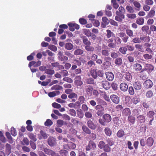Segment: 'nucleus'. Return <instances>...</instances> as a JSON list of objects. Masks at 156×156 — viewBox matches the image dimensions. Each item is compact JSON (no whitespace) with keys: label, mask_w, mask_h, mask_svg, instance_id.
<instances>
[{"label":"nucleus","mask_w":156,"mask_h":156,"mask_svg":"<svg viewBox=\"0 0 156 156\" xmlns=\"http://www.w3.org/2000/svg\"><path fill=\"white\" fill-rule=\"evenodd\" d=\"M109 39H104V41L107 42L108 43V46L110 48H114L116 47L115 44L113 42V39L112 38H109Z\"/></svg>","instance_id":"nucleus-2"},{"label":"nucleus","mask_w":156,"mask_h":156,"mask_svg":"<svg viewBox=\"0 0 156 156\" xmlns=\"http://www.w3.org/2000/svg\"><path fill=\"white\" fill-rule=\"evenodd\" d=\"M144 85L146 88H149L152 87L153 83L150 80H147L144 82Z\"/></svg>","instance_id":"nucleus-12"},{"label":"nucleus","mask_w":156,"mask_h":156,"mask_svg":"<svg viewBox=\"0 0 156 156\" xmlns=\"http://www.w3.org/2000/svg\"><path fill=\"white\" fill-rule=\"evenodd\" d=\"M93 88L91 86L87 85L85 87V90L87 94L89 96H91L92 94Z\"/></svg>","instance_id":"nucleus-9"},{"label":"nucleus","mask_w":156,"mask_h":156,"mask_svg":"<svg viewBox=\"0 0 156 156\" xmlns=\"http://www.w3.org/2000/svg\"><path fill=\"white\" fill-rule=\"evenodd\" d=\"M141 37L142 41H143L145 42L148 43L150 41L151 39L149 36H146Z\"/></svg>","instance_id":"nucleus-40"},{"label":"nucleus","mask_w":156,"mask_h":156,"mask_svg":"<svg viewBox=\"0 0 156 156\" xmlns=\"http://www.w3.org/2000/svg\"><path fill=\"white\" fill-rule=\"evenodd\" d=\"M101 84V86L106 90L109 89L110 87L109 82L106 80L102 81Z\"/></svg>","instance_id":"nucleus-7"},{"label":"nucleus","mask_w":156,"mask_h":156,"mask_svg":"<svg viewBox=\"0 0 156 156\" xmlns=\"http://www.w3.org/2000/svg\"><path fill=\"white\" fill-rule=\"evenodd\" d=\"M115 44L119 45L122 42V40L121 38L119 37H116L114 39Z\"/></svg>","instance_id":"nucleus-44"},{"label":"nucleus","mask_w":156,"mask_h":156,"mask_svg":"<svg viewBox=\"0 0 156 156\" xmlns=\"http://www.w3.org/2000/svg\"><path fill=\"white\" fill-rule=\"evenodd\" d=\"M77 114L79 118L81 119L82 118L84 115L83 113L81 111L77 110Z\"/></svg>","instance_id":"nucleus-61"},{"label":"nucleus","mask_w":156,"mask_h":156,"mask_svg":"<svg viewBox=\"0 0 156 156\" xmlns=\"http://www.w3.org/2000/svg\"><path fill=\"white\" fill-rule=\"evenodd\" d=\"M120 88L122 91H125L127 90L128 86L126 83H123L120 84Z\"/></svg>","instance_id":"nucleus-21"},{"label":"nucleus","mask_w":156,"mask_h":156,"mask_svg":"<svg viewBox=\"0 0 156 156\" xmlns=\"http://www.w3.org/2000/svg\"><path fill=\"white\" fill-rule=\"evenodd\" d=\"M82 129L83 131L89 134L91 133L90 130L85 126H82Z\"/></svg>","instance_id":"nucleus-38"},{"label":"nucleus","mask_w":156,"mask_h":156,"mask_svg":"<svg viewBox=\"0 0 156 156\" xmlns=\"http://www.w3.org/2000/svg\"><path fill=\"white\" fill-rule=\"evenodd\" d=\"M141 37H135L133 38L132 42L134 43H140L141 42Z\"/></svg>","instance_id":"nucleus-36"},{"label":"nucleus","mask_w":156,"mask_h":156,"mask_svg":"<svg viewBox=\"0 0 156 156\" xmlns=\"http://www.w3.org/2000/svg\"><path fill=\"white\" fill-rule=\"evenodd\" d=\"M122 58L120 57L117 58L115 60V64L119 66L121 65L122 64Z\"/></svg>","instance_id":"nucleus-33"},{"label":"nucleus","mask_w":156,"mask_h":156,"mask_svg":"<svg viewBox=\"0 0 156 156\" xmlns=\"http://www.w3.org/2000/svg\"><path fill=\"white\" fill-rule=\"evenodd\" d=\"M54 70L51 69H46L45 70V73L48 75H52L55 73Z\"/></svg>","instance_id":"nucleus-52"},{"label":"nucleus","mask_w":156,"mask_h":156,"mask_svg":"<svg viewBox=\"0 0 156 156\" xmlns=\"http://www.w3.org/2000/svg\"><path fill=\"white\" fill-rule=\"evenodd\" d=\"M59 91H56L49 93L48 94V96L50 97H53L56 95V93H59Z\"/></svg>","instance_id":"nucleus-48"},{"label":"nucleus","mask_w":156,"mask_h":156,"mask_svg":"<svg viewBox=\"0 0 156 156\" xmlns=\"http://www.w3.org/2000/svg\"><path fill=\"white\" fill-rule=\"evenodd\" d=\"M136 119L138 122L140 123H144L146 120L145 116L141 115H140L137 116Z\"/></svg>","instance_id":"nucleus-17"},{"label":"nucleus","mask_w":156,"mask_h":156,"mask_svg":"<svg viewBox=\"0 0 156 156\" xmlns=\"http://www.w3.org/2000/svg\"><path fill=\"white\" fill-rule=\"evenodd\" d=\"M154 67L153 65L150 64H147L145 65L143 71H147L148 73H149L154 70Z\"/></svg>","instance_id":"nucleus-5"},{"label":"nucleus","mask_w":156,"mask_h":156,"mask_svg":"<svg viewBox=\"0 0 156 156\" xmlns=\"http://www.w3.org/2000/svg\"><path fill=\"white\" fill-rule=\"evenodd\" d=\"M144 20L142 17L139 18L136 20V23L139 25H142L144 23Z\"/></svg>","instance_id":"nucleus-32"},{"label":"nucleus","mask_w":156,"mask_h":156,"mask_svg":"<svg viewBox=\"0 0 156 156\" xmlns=\"http://www.w3.org/2000/svg\"><path fill=\"white\" fill-rule=\"evenodd\" d=\"M154 141V139L152 137H148L147 140V145L150 147H151L153 144Z\"/></svg>","instance_id":"nucleus-23"},{"label":"nucleus","mask_w":156,"mask_h":156,"mask_svg":"<svg viewBox=\"0 0 156 156\" xmlns=\"http://www.w3.org/2000/svg\"><path fill=\"white\" fill-rule=\"evenodd\" d=\"M65 48L67 50H70L73 48V45L70 43H67L65 45Z\"/></svg>","instance_id":"nucleus-28"},{"label":"nucleus","mask_w":156,"mask_h":156,"mask_svg":"<svg viewBox=\"0 0 156 156\" xmlns=\"http://www.w3.org/2000/svg\"><path fill=\"white\" fill-rule=\"evenodd\" d=\"M135 48L140 51L143 52L144 51V49L142 45L136 44L135 45Z\"/></svg>","instance_id":"nucleus-45"},{"label":"nucleus","mask_w":156,"mask_h":156,"mask_svg":"<svg viewBox=\"0 0 156 156\" xmlns=\"http://www.w3.org/2000/svg\"><path fill=\"white\" fill-rule=\"evenodd\" d=\"M102 118L105 120L106 123L110 122L112 120L111 116L108 114L104 115L103 116Z\"/></svg>","instance_id":"nucleus-15"},{"label":"nucleus","mask_w":156,"mask_h":156,"mask_svg":"<svg viewBox=\"0 0 156 156\" xmlns=\"http://www.w3.org/2000/svg\"><path fill=\"white\" fill-rule=\"evenodd\" d=\"M126 47H122L119 49L120 52L123 54H125L127 51Z\"/></svg>","instance_id":"nucleus-46"},{"label":"nucleus","mask_w":156,"mask_h":156,"mask_svg":"<svg viewBox=\"0 0 156 156\" xmlns=\"http://www.w3.org/2000/svg\"><path fill=\"white\" fill-rule=\"evenodd\" d=\"M133 86L135 89L137 90H140L141 88V84L139 81L135 82L133 84Z\"/></svg>","instance_id":"nucleus-25"},{"label":"nucleus","mask_w":156,"mask_h":156,"mask_svg":"<svg viewBox=\"0 0 156 156\" xmlns=\"http://www.w3.org/2000/svg\"><path fill=\"white\" fill-rule=\"evenodd\" d=\"M117 135L118 137H121L124 135V132L122 129L119 130L118 131Z\"/></svg>","instance_id":"nucleus-49"},{"label":"nucleus","mask_w":156,"mask_h":156,"mask_svg":"<svg viewBox=\"0 0 156 156\" xmlns=\"http://www.w3.org/2000/svg\"><path fill=\"white\" fill-rule=\"evenodd\" d=\"M133 4L136 7V9L137 11H139L140 10L141 5L140 4L137 2L135 1L133 2Z\"/></svg>","instance_id":"nucleus-39"},{"label":"nucleus","mask_w":156,"mask_h":156,"mask_svg":"<svg viewBox=\"0 0 156 156\" xmlns=\"http://www.w3.org/2000/svg\"><path fill=\"white\" fill-rule=\"evenodd\" d=\"M126 33L128 36L130 37H134L133 31L129 29H127L126 30Z\"/></svg>","instance_id":"nucleus-31"},{"label":"nucleus","mask_w":156,"mask_h":156,"mask_svg":"<svg viewBox=\"0 0 156 156\" xmlns=\"http://www.w3.org/2000/svg\"><path fill=\"white\" fill-rule=\"evenodd\" d=\"M56 139L52 136L49 137L48 140V144L51 147L55 146L56 144Z\"/></svg>","instance_id":"nucleus-4"},{"label":"nucleus","mask_w":156,"mask_h":156,"mask_svg":"<svg viewBox=\"0 0 156 156\" xmlns=\"http://www.w3.org/2000/svg\"><path fill=\"white\" fill-rule=\"evenodd\" d=\"M102 20L105 24H101V27L103 28H105L106 27V25H108L110 23V20L106 17H104L102 18Z\"/></svg>","instance_id":"nucleus-18"},{"label":"nucleus","mask_w":156,"mask_h":156,"mask_svg":"<svg viewBox=\"0 0 156 156\" xmlns=\"http://www.w3.org/2000/svg\"><path fill=\"white\" fill-rule=\"evenodd\" d=\"M41 64V62L40 61H38L36 62L34 61H32L29 62L28 66L29 67H30L32 66H33L34 67H37Z\"/></svg>","instance_id":"nucleus-13"},{"label":"nucleus","mask_w":156,"mask_h":156,"mask_svg":"<svg viewBox=\"0 0 156 156\" xmlns=\"http://www.w3.org/2000/svg\"><path fill=\"white\" fill-rule=\"evenodd\" d=\"M38 138L41 140L42 139H45L47 138L48 135L46 133L45 131L41 130L40 132V133L37 135Z\"/></svg>","instance_id":"nucleus-3"},{"label":"nucleus","mask_w":156,"mask_h":156,"mask_svg":"<svg viewBox=\"0 0 156 156\" xmlns=\"http://www.w3.org/2000/svg\"><path fill=\"white\" fill-rule=\"evenodd\" d=\"M60 73L61 74V75L64 76H66L68 75V71L65 70H63L61 71L60 72Z\"/></svg>","instance_id":"nucleus-60"},{"label":"nucleus","mask_w":156,"mask_h":156,"mask_svg":"<svg viewBox=\"0 0 156 156\" xmlns=\"http://www.w3.org/2000/svg\"><path fill=\"white\" fill-rule=\"evenodd\" d=\"M144 58L146 60H149L151 59L152 58V55L151 54H145L143 55Z\"/></svg>","instance_id":"nucleus-56"},{"label":"nucleus","mask_w":156,"mask_h":156,"mask_svg":"<svg viewBox=\"0 0 156 156\" xmlns=\"http://www.w3.org/2000/svg\"><path fill=\"white\" fill-rule=\"evenodd\" d=\"M59 153L62 156H65L68 154V151L64 149L61 150Z\"/></svg>","instance_id":"nucleus-41"},{"label":"nucleus","mask_w":156,"mask_h":156,"mask_svg":"<svg viewBox=\"0 0 156 156\" xmlns=\"http://www.w3.org/2000/svg\"><path fill=\"white\" fill-rule=\"evenodd\" d=\"M69 114L75 117L76 115V112L73 109H70L69 110Z\"/></svg>","instance_id":"nucleus-64"},{"label":"nucleus","mask_w":156,"mask_h":156,"mask_svg":"<svg viewBox=\"0 0 156 156\" xmlns=\"http://www.w3.org/2000/svg\"><path fill=\"white\" fill-rule=\"evenodd\" d=\"M135 118L132 115H130L128 117V121L129 123L134 124L135 122Z\"/></svg>","instance_id":"nucleus-19"},{"label":"nucleus","mask_w":156,"mask_h":156,"mask_svg":"<svg viewBox=\"0 0 156 156\" xmlns=\"http://www.w3.org/2000/svg\"><path fill=\"white\" fill-rule=\"evenodd\" d=\"M133 68L136 71L138 72L142 69V67L140 64L136 63L133 65Z\"/></svg>","instance_id":"nucleus-14"},{"label":"nucleus","mask_w":156,"mask_h":156,"mask_svg":"<svg viewBox=\"0 0 156 156\" xmlns=\"http://www.w3.org/2000/svg\"><path fill=\"white\" fill-rule=\"evenodd\" d=\"M63 80L69 83H72L73 82V80L71 78L68 77L64 78Z\"/></svg>","instance_id":"nucleus-55"},{"label":"nucleus","mask_w":156,"mask_h":156,"mask_svg":"<svg viewBox=\"0 0 156 156\" xmlns=\"http://www.w3.org/2000/svg\"><path fill=\"white\" fill-rule=\"evenodd\" d=\"M96 145L95 143L92 141H90L89 142L88 145L86 147L87 151H89L90 149H94L96 148Z\"/></svg>","instance_id":"nucleus-8"},{"label":"nucleus","mask_w":156,"mask_h":156,"mask_svg":"<svg viewBox=\"0 0 156 156\" xmlns=\"http://www.w3.org/2000/svg\"><path fill=\"white\" fill-rule=\"evenodd\" d=\"M28 136L29 138L32 140L34 142L36 141L37 139L36 137V136L32 133H30L28 134Z\"/></svg>","instance_id":"nucleus-34"},{"label":"nucleus","mask_w":156,"mask_h":156,"mask_svg":"<svg viewBox=\"0 0 156 156\" xmlns=\"http://www.w3.org/2000/svg\"><path fill=\"white\" fill-rule=\"evenodd\" d=\"M83 52V50L80 49H77L75 50L73 52V54L75 55H82Z\"/></svg>","instance_id":"nucleus-26"},{"label":"nucleus","mask_w":156,"mask_h":156,"mask_svg":"<svg viewBox=\"0 0 156 156\" xmlns=\"http://www.w3.org/2000/svg\"><path fill=\"white\" fill-rule=\"evenodd\" d=\"M29 144V140L27 138H23V140L21 142V144L23 145H28Z\"/></svg>","instance_id":"nucleus-35"},{"label":"nucleus","mask_w":156,"mask_h":156,"mask_svg":"<svg viewBox=\"0 0 156 156\" xmlns=\"http://www.w3.org/2000/svg\"><path fill=\"white\" fill-rule=\"evenodd\" d=\"M48 48L53 51H56L57 50V47L55 45H50L48 46Z\"/></svg>","instance_id":"nucleus-54"},{"label":"nucleus","mask_w":156,"mask_h":156,"mask_svg":"<svg viewBox=\"0 0 156 156\" xmlns=\"http://www.w3.org/2000/svg\"><path fill=\"white\" fill-rule=\"evenodd\" d=\"M77 95L74 93H71L68 96V97L70 99H73V98H77Z\"/></svg>","instance_id":"nucleus-58"},{"label":"nucleus","mask_w":156,"mask_h":156,"mask_svg":"<svg viewBox=\"0 0 156 156\" xmlns=\"http://www.w3.org/2000/svg\"><path fill=\"white\" fill-rule=\"evenodd\" d=\"M11 133L12 135L13 136H16L17 134V132L15 129L12 127L11 129Z\"/></svg>","instance_id":"nucleus-59"},{"label":"nucleus","mask_w":156,"mask_h":156,"mask_svg":"<svg viewBox=\"0 0 156 156\" xmlns=\"http://www.w3.org/2000/svg\"><path fill=\"white\" fill-rule=\"evenodd\" d=\"M123 114L125 116L130 115L131 114V111L129 108H125L123 112Z\"/></svg>","instance_id":"nucleus-29"},{"label":"nucleus","mask_w":156,"mask_h":156,"mask_svg":"<svg viewBox=\"0 0 156 156\" xmlns=\"http://www.w3.org/2000/svg\"><path fill=\"white\" fill-rule=\"evenodd\" d=\"M101 52L102 55L103 56H108L109 55V51L107 50H102L101 51Z\"/></svg>","instance_id":"nucleus-51"},{"label":"nucleus","mask_w":156,"mask_h":156,"mask_svg":"<svg viewBox=\"0 0 156 156\" xmlns=\"http://www.w3.org/2000/svg\"><path fill=\"white\" fill-rule=\"evenodd\" d=\"M53 124V122L50 119H47L46 121L44 122V125L45 126H49Z\"/></svg>","instance_id":"nucleus-53"},{"label":"nucleus","mask_w":156,"mask_h":156,"mask_svg":"<svg viewBox=\"0 0 156 156\" xmlns=\"http://www.w3.org/2000/svg\"><path fill=\"white\" fill-rule=\"evenodd\" d=\"M155 11L154 9H151L148 13V16L149 17H152L154 16L155 15Z\"/></svg>","instance_id":"nucleus-57"},{"label":"nucleus","mask_w":156,"mask_h":156,"mask_svg":"<svg viewBox=\"0 0 156 156\" xmlns=\"http://www.w3.org/2000/svg\"><path fill=\"white\" fill-rule=\"evenodd\" d=\"M116 16L115 17V20L120 22H122L123 20L125 18V16L123 13H120L118 11H116L115 13Z\"/></svg>","instance_id":"nucleus-1"},{"label":"nucleus","mask_w":156,"mask_h":156,"mask_svg":"<svg viewBox=\"0 0 156 156\" xmlns=\"http://www.w3.org/2000/svg\"><path fill=\"white\" fill-rule=\"evenodd\" d=\"M83 43L85 45H90V42L88 40V38L85 36H83L82 37Z\"/></svg>","instance_id":"nucleus-27"},{"label":"nucleus","mask_w":156,"mask_h":156,"mask_svg":"<svg viewBox=\"0 0 156 156\" xmlns=\"http://www.w3.org/2000/svg\"><path fill=\"white\" fill-rule=\"evenodd\" d=\"M75 85L77 86H81L83 84V82L81 80H75L74 81Z\"/></svg>","instance_id":"nucleus-62"},{"label":"nucleus","mask_w":156,"mask_h":156,"mask_svg":"<svg viewBox=\"0 0 156 156\" xmlns=\"http://www.w3.org/2000/svg\"><path fill=\"white\" fill-rule=\"evenodd\" d=\"M105 74L106 78L108 80L112 81L113 80L114 76L112 73L111 72H107L105 73Z\"/></svg>","instance_id":"nucleus-6"},{"label":"nucleus","mask_w":156,"mask_h":156,"mask_svg":"<svg viewBox=\"0 0 156 156\" xmlns=\"http://www.w3.org/2000/svg\"><path fill=\"white\" fill-rule=\"evenodd\" d=\"M78 101L80 102V104H83L84 102L85 101V98L83 96H81L79 97L78 98Z\"/></svg>","instance_id":"nucleus-63"},{"label":"nucleus","mask_w":156,"mask_h":156,"mask_svg":"<svg viewBox=\"0 0 156 156\" xmlns=\"http://www.w3.org/2000/svg\"><path fill=\"white\" fill-rule=\"evenodd\" d=\"M86 83L89 84H94L95 83V82L93 78H89L86 80Z\"/></svg>","instance_id":"nucleus-37"},{"label":"nucleus","mask_w":156,"mask_h":156,"mask_svg":"<svg viewBox=\"0 0 156 156\" xmlns=\"http://www.w3.org/2000/svg\"><path fill=\"white\" fill-rule=\"evenodd\" d=\"M106 36L107 38L110 37H115V34L110 30H107L106 31Z\"/></svg>","instance_id":"nucleus-16"},{"label":"nucleus","mask_w":156,"mask_h":156,"mask_svg":"<svg viewBox=\"0 0 156 156\" xmlns=\"http://www.w3.org/2000/svg\"><path fill=\"white\" fill-rule=\"evenodd\" d=\"M112 101L115 104H118L119 102V98L116 95L112 94L110 96Z\"/></svg>","instance_id":"nucleus-11"},{"label":"nucleus","mask_w":156,"mask_h":156,"mask_svg":"<svg viewBox=\"0 0 156 156\" xmlns=\"http://www.w3.org/2000/svg\"><path fill=\"white\" fill-rule=\"evenodd\" d=\"M90 75L94 79H96L97 77V73L96 71L94 69H91L90 72Z\"/></svg>","instance_id":"nucleus-24"},{"label":"nucleus","mask_w":156,"mask_h":156,"mask_svg":"<svg viewBox=\"0 0 156 156\" xmlns=\"http://www.w3.org/2000/svg\"><path fill=\"white\" fill-rule=\"evenodd\" d=\"M84 34L86 35L87 37H90L91 36V33L89 30H84L83 32Z\"/></svg>","instance_id":"nucleus-47"},{"label":"nucleus","mask_w":156,"mask_h":156,"mask_svg":"<svg viewBox=\"0 0 156 156\" xmlns=\"http://www.w3.org/2000/svg\"><path fill=\"white\" fill-rule=\"evenodd\" d=\"M44 151L46 154L48 155H51V156L54 154L55 152L47 148L44 149Z\"/></svg>","instance_id":"nucleus-30"},{"label":"nucleus","mask_w":156,"mask_h":156,"mask_svg":"<svg viewBox=\"0 0 156 156\" xmlns=\"http://www.w3.org/2000/svg\"><path fill=\"white\" fill-rule=\"evenodd\" d=\"M105 133L107 136H110L111 135L112 131L108 127L106 128L104 130Z\"/></svg>","instance_id":"nucleus-42"},{"label":"nucleus","mask_w":156,"mask_h":156,"mask_svg":"<svg viewBox=\"0 0 156 156\" xmlns=\"http://www.w3.org/2000/svg\"><path fill=\"white\" fill-rule=\"evenodd\" d=\"M87 124L88 126L90 129L92 130H95L96 128V125L93 122L90 120L87 121Z\"/></svg>","instance_id":"nucleus-10"},{"label":"nucleus","mask_w":156,"mask_h":156,"mask_svg":"<svg viewBox=\"0 0 156 156\" xmlns=\"http://www.w3.org/2000/svg\"><path fill=\"white\" fill-rule=\"evenodd\" d=\"M154 112L153 111H150L147 113V117L151 119H154Z\"/></svg>","instance_id":"nucleus-43"},{"label":"nucleus","mask_w":156,"mask_h":156,"mask_svg":"<svg viewBox=\"0 0 156 156\" xmlns=\"http://www.w3.org/2000/svg\"><path fill=\"white\" fill-rule=\"evenodd\" d=\"M90 45H87L85 46V49L87 51H93L94 50L93 47L91 46Z\"/></svg>","instance_id":"nucleus-50"},{"label":"nucleus","mask_w":156,"mask_h":156,"mask_svg":"<svg viewBox=\"0 0 156 156\" xmlns=\"http://www.w3.org/2000/svg\"><path fill=\"white\" fill-rule=\"evenodd\" d=\"M124 76L126 80L128 81H130L132 79L131 73L128 72H126L124 75Z\"/></svg>","instance_id":"nucleus-20"},{"label":"nucleus","mask_w":156,"mask_h":156,"mask_svg":"<svg viewBox=\"0 0 156 156\" xmlns=\"http://www.w3.org/2000/svg\"><path fill=\"white\" fill-rule=\"evenodd\" d=\"M6 154L7 155H9L11 152V147L10 144H6L5 145Z\"/></svg>","instance_id":"nucleus-22"}]
</instances>
